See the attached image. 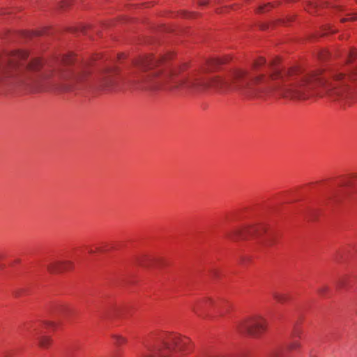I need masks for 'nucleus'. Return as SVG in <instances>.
I'll return each mask as SVG.
<instances>
[{
	"mask_svg": "<svg viewBox=\"0 0 357 357\" xmlns=\"http://www.w3.org/2000/svg\"><path fill=\"white\" fill-rule=\"evenodd\" d=\"M270 7H271V5L270 4L261 5V6L259 7L258 10L259 12H265V10L269 9Z\"/></svg>",
	"mask_w": 357,
	"mask_h": 357,
	"instance_id": "16",
	"label": "nucleus"
},
{
	"mask_svg": "<svg viewBox=\"0 0 357 357\" xmlns=\"http://www.w3.org/2000/svg\"><path fill=\"white\" fill-rule=\"evenodd\" d=\"M267 328V323L261 316L252 317L238 321L236 329L241 333H248L252 337H260Z\"/></svg>",
	"mask_w": 357,
	"mask_h": 357,
	"instance_id": "5",
	"label": "nucleus"
},
{
	"mask_svg": "<svg viewBox=\"0 0 357 357\" xmlns=\"http://www.w3.org/2000/svg\"><path fill=\"white\" fill-rule=\"evenodd\" d=\"M208 0H199V5H206Z\"/></svg>",
	"mask_w": 357,
	"mask_h": 357,
	"instance_id": "23",
	"label": "nucleus"
},
{
	"mask_svg": "<svg viewBox=\"0 0 357 357\" xmlns=\"http://www.w3.org/2000/svg\"><path fill=\"white\" fill-rule=\"evenodd\" d=\"M116 79L111 72H105L100 75L96 81V86L99 89L111 90L113 89Z\"/></svg>",
	"mask_w": 357,
	"mask_h": 357,
	"instance_id": "7",
	"label": "nucleus"
},
{
	"mask_svg": "<svg viewBox=\"0 0 357 357\" xmlns=\"http://www.w3.org/2000/svg\"><path fill=\"white\" fill-rule=\"evenodd\" d=\"M190 13H184V17H186V15H189Z\"/></svg>",
	"mask_w": 357,
	"mask_h": 357,
	"instance_id": "26",
	"label": "nucleus"
},
{
	"mask_svg": "<svg viewBox=\"0 0 357 357\" xmlns=\"http://www.w3.org/2000/svg\"><path fill=\"white\" fill-rule=\"evenodd\" d=\"M351 19L352 20H354V19H356V17H351Z\"/></svg>",
	"mask_w": 357,
	"mask_h": 357,
	"instance_id": "27",
	"label": "nucleus"
},
{
	"mask_svg": "<svg viewBox=\"0 0 357 357\" xmlns=\"http://www.w3.org/2000/svg\"><path fill=\"white\" fill-rule=\"evenodd\" d=\"M310 357H317V355H315V354L311 353V354H310Z\"/></svg>",
	"mask_w": 357,
	"mask_h": 357,
	"instance_id": "24",
	"label": "nucleus"
},
{
	"mask_svg": "<svg viewBox=\"0 0 357 357\" xmlns=\"http://www.w3.org/2000/svg\"><path fill=\"white\" fill-rule=\"evenodd\" d=\"M264 231L265 227H262V225L236 227V229L228 232L227 236L232 241H238V239H245V238H249V236H260Z\"/></svg>",
	"mask_w": 357,
	"mask_h": 357,
	"instance_id": "6",
	"label": "nucleus"
},
{
	"mask_svg": "<svg viewBox=\"0 0 357 357\" xmlns=\"http://www.w3.org/2000/svg\"><path fill=\"white\" fill-rule=\"evenodd\" d=\"M71 57H65V59H63V62L64 63H70L71 62Z\"/></svg>",
	"mask_w": 357,
	"mask_h": 357,
	"instance_id": "22",
	"label": "nucleus"
},
{
	"mask_svg": "<svg viewBox=\"0 0 357 357\" xmlns=\"http://www.w3.org/2000/svg\"><path fill=\"white\" fill-rule=\"evenodd\" d=\"M26 57V52H15L0 59V88L25 83L24 77H20L19 72L22 70L20 61H24Z\"/></svg>",
	"mask_w": 357,
	"mask_h": 357,
	"instance_id": "3",
	"label": "nucleus"
},
{
	"mask_svg": "<svg viewBox=\"0 0 357 357\" xmlns=\"http://www.w3.org/2000/svg\"><path fill=\"white\" fill-rule=\"evenodd\" d=\"M266 60L265 59H263V57H261L257 61L255 62V68L257 70L259 69L260 66H264L265 64Z\"/></svg>",
	"mask_w": 357,
	"mask_h": 357,
	"instance_id": "14",
	"label": "nucleus"
},
{
	"mask_svg": "<svg viewBox=\"0 0 357 357\" xmlns=\"http://www.w3.org/2000/svg\"><path fill=\"white\" fill-rule=\"evenodd\" d=\"M38 344L43 347H47L51 344L52 340L48 336H40L38 337Z\"/></svg>",
	"mask_w": 357,
	"mask_h": 357,
	"instance_id": "11",
	"label": "nucleus"
},
{
	"mask_svg": "<svg viewBox=\"0 0 357 357\" xmlns=\"http://www.w3.org/2000/svg\"><path fill=\"white\" fill-rule=\"evenodd\" d=\"M298 346H300V343H298V342H293L289 347H290V349H296V347H298Z\"/></svg>",
	"mask_w": 357,
	"mask_h": 357,
	"instance_id": "20",
	"label": "nucleus"
},
{
	"mask_svg": "<svg viewBox=\"0 0 357 357\" xmlns=\"http://www.w3.org/2000/svg\"><path fill=\"white\" fill-rule=\"evenodd\" d=\"M89 252H90L91 253H93V250H89Z\"/></svg>",
	"mask_w": 357,
	"mask_h": 357,
	"instance_id": "29",
	"label": "nucleus"
},
{
	"mask_svg": "<svg viewBox=\"0 0 357 357\" xmlns=\"http://www.w3.org/2000/svg\"><path fill=\"white\" fill-rule=\"evenodd\" d=\"M327 289H328V287H321L320 289H318V291L320 294H324Z\"/></svg>",
	"mask_w": 357,
	"mask_h": 357,
	"instance_id": "21",
	"label": "nucleus"
},
{
	"mask_svg": "<svg viewBox=\"0 0 357 357\" xmlns=\"http://www.w3.org/2000/svg\"><path fill=\"white\" fill-rule=\"evenodd\" d=\"M113 338L115 340V342L117 345H121V344H124V342H126L127 341L125 337L120 336V335H114Z\"/></svg>",
	"mask_w": 357,
	"mask_h": 357,
	"instance_id": "12",
	"label": "nucleus"
},
{
	"mask_svg": "<svg viewBox=\"0 0 357 357\" xmlns=\"http://www.w3.org/2000/svg\"><path fill=\"white\" fill-rule=\"evenodd\" d=\"M356 313H357V306H356Z\"/></svg>",
	"mask_w": 357,
	"mask_h": 357,
	"instance_id": "30",
	"label": "nucleus"
},
{
	"mask_svg": "<svg viewBox=\"0 0 357 357\" xmlns=\"http://www.w3.org/2000/svg\"><path fill=\"white\" fill-rule=\"evenodd\" d=\"M190 340L179 335H166L155 344L144 343V357H174L179 351L188 349Z\"/></svg>",
	"mask_w": 357,
	"mask_h": 357,
	"instance_id": "2",
	"label": "nucleus"
},
{
	"mask_svg": "<svg viewBox=\"0 0 357 357\" xmlns=\"http://www.w3.org/2000/svg\"><path fill=\"white\" fill-rule=\"evenodd\" d=\"M286 354L285 350H275L269 357H284Z\"/></svg>",
	"mask_w": 357,
	"mask_h": 357,
	"instance_id": "13",
	"label": "nucleus"
},
{
	"mask_svg": "<svg viewBox=\"0 0 357 357\" xmlns=\"http://www.w3.org/2000/svg\"><path fill=\"white\" fill-rule=\"evenodd\" d=\"M354 182H356L355 178H347V180H344L342 185H353Z\"/></svg>",
	"mask_w": 357,
	"mask_h": 357,
	"instance_id": "15",
	"label": "nucleus"
},
{
	"mask_svg": "<svg viewBox=\"0 0 357 357\" xmlns=\"http://www.w3.org/2000/svg\"><path fill=\"white\" fill-rule=\"evenodd\" d=\"M85 77V73H73L70 70L61 68L52 73L50 81L53 84H61L64 89H70L74 84L82 83Z\"/></svg>",
	"mask_w": 357,
	"mask_h": 357,
	"instance_id": "4",
	"label": "nucleus"
},
{
	"mask_svg": "<svg viewBox=\"0 0 357 357\" xmlns=\"http://www.w3.org/2000/svg\"><path fill=\"white\" fill-rule=\"evenodd\" d=\"M48 325L49 326L54 325V323H52V321H50V323H48Z\"/></svg>",
	"mask_w": 357,
	"mask_h": 357,
	"instance_id": "25",
	"label": "nucleus"
},
{
	"mask_svg": "<svg viewBox=\"0 0 357 357\" xmlns=\"http://www.w3.org/2000/svg\"><path fill=\"white\" fill-rule=\"evenodd\" d=\"M357 56V50L356 49H351L349 53V58L356 57Z\"/></svg>",
	"mask_w": 357,
	"mask_h": 357,
	"instance_id": "19",
	"label": "nucleus"
},
{
	"mask_svg": "<svg viewBox=\"0 0 357 357\" xmlns=\"http://www.w3.org/2000/svg\"><path fill=\"white\" fill-rule=\"evenodd\" d=\"M38 66L39 61H33L31 63H29L27 67L29 68V69H36Z\"/></svg>",
	"mask_w": 357,
	"mask_h": 357,
	"instance_id": "18",
	"label": "nucleus"
},
{
	"mask_svg": "<svg viewBox=\"0 0 357 357\" xmlns=\"http://www.w3.org/2000/svg\"><path fill=\"white\" fill-rule=\"evenodd\" d=\"M273 296L278 302H280V303H284V302H287V301L289 300V296L286 294V293L273 292Z\"/></svg>",
	"mask_w": 357,
	"mask_h": 357,
	"instance_id": "10",
	"label": "nucleus"
},
{
	"mask_svg": "<svg viewBox=\"0 0 357 357\" xmlns=\"http://www.w3.org/2000/svg\"><path fill=\"white\" fill-rule=\"evenodd\" d=\"M274 243V238L273 237H271V236L267 239L264 241V245L265 246H270V245L273 244Z\"/></svg>",
	"mask_w": 357,
	"mask_h": 357,
	"instance_id": "17",
	"label": "nucleus"
},
{
	"mask_svg": "<svg viewBox=\"0 0 357 357\" xmlns=\"http://www.w3.org/2000/svg\"><path fill=\"white\" fill-rule=\"evenodd\" d=\"M269 67L271 72L268 75L235 70L227 79L206 77L202 74L184 79L165 72V83L169 89L236 91L247 98L276 95L284 98H307L314 94L326 95L329 98V73L298 74L295 70H280L276 68L275 62H272Z\"/></svg>",
	"mask_w": 357,
	"mask_h": 357,
	"instance_id": "1",
	"label": "nucleus"
},
{
	"mask_svg": "<svg viewBox=\"0 0 357 357\" xmlns=\"http://www.w3.org/2000/svg\"><path fill=\"white\" fill-rule=\"evenodd\" d=\"M213 300L211 298H206V299L200 300L198 303L191 307L192 311L197 314V315H203L204 312L207 310L208 305L213 303Z\"/></svg>",
	"mask_w": 357,
	"mask_h": 357,
	"instance_id": "9",
	"label": "nucleus"
},
{
	"mask_svg": "<svg viewBox=\"0 0 357 357\" xmlns=\"http://www.w3.org/2000/svg\"><path fill=\"white\" fill-rule=\"evenodd\" d=\"M345 20H347V18H343L342 22H345Z\"/></svg>",
	"mask_w": 357,
	"mask_h": 357,
	"instance_id": "28",
	"label": "nucleus"
},
{
	"mask_svg": "<svg viewBox=\"0 0 357 357\" xmlns=\"http://www.w3.org/2000/svg\"><path fill=\"white\" fill-rule=\"evenodd\" d=\"M73 268L72 261H52L47 264L50 273H62Z\"/></svg>",
	"mask_w": 357,
	"mask_h": 357,
	"instance_id": "8",
	"label": "nucleus"
}]
</instances>
